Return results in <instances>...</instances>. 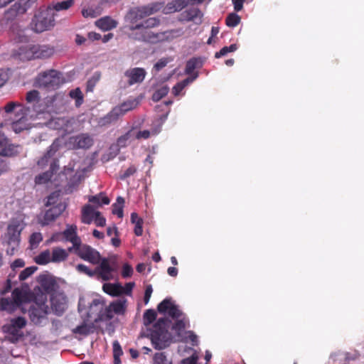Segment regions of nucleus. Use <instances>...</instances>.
Returning <instances> with one entry per match:
<instances>
[{"mask_svg": "<svg viewBox=\"0 0 364 364\" xmlns=\"http://www.w3.org/2000/svg\"><path fill=\"white\" fill-rule=\"evenodd\" d=\"M199 17L200 19L202 14L198 8H191L185 10L181 14L179 20L181 21H191Z\"/></svg>", "mask_w": 364, "mask_h": 364, "instance_id": "nucleus-25", "label": "nucleus"}, {"mask_svg": "<svg viewBox=\"0 0 364 364\" xmlns=\"http://www.w3.org/2000/svg\"><path fill=\"white\" fill-rule=\"evenodd\" d=\"M27 2L24 0H19L14 4L4 14V19L6 22L14 21L18 16L23 15L27 11Z\"/></svg>", "mask_w": 364, "mask_h": 364, "instance_id": "nucleus-11", "label": "nucleus"}, {"mask_svg": "<svg viewBox=\"0 0 364 364\" xmlns=\"http://www.w3.org/2000/svg\"><path fill=\"white\" fill-rule=\"evenodd\" d=\"M25 262L22 259H15L13 263L11 265V267L13 269H15L16 268H21L24 267Z\"/></svg>", "mask_w": 364, "mask_h": 364, "instance_id": "nucleus-64", "label": "nucleus"}, {"mask_svg": "<svg viewBox=\"0 0 364 364\" xmlns=\"http://www.w3.org/2000/svg\"><path fill=\"white\" fill-rule=\"evenodd\" d=\"M117 21L112 18L110 16H105L98 19L95 22V25L103 31H109L117 26Z\"/></svg>", "mask_w": 364, "mask_h": 364, "instance_id": "nucleus-24", "label": "nucleus"}, {"mask_svg": "<svg viewBox=\"0 0 364 364\" xmlns=\"http://www.w3.org/2000/svg\"><path fill=\"white\" fill-rule=\"evenodd\" d=\"M132 136V130L127 132L125 134L121 136L117 139V144L121 147H124L127 146V141Z\"/></svg>", "mask_w": 364, "mask_h": 364, "instance_id": "nucleus-52", "label": "nucleus"}, {"mask_svg": "<svg viewBox=\"0 0 364 364\" xmlns=\"http://www.w3.org/2000/svg\"><path fill=\"white\" fill-rule=\"evenodd\" d=\"M75 2V0H63L61 1H57L52 4L51 9L53 12L67 11L74 6Z\"/></svg>", "mask_w": 364, "mask_h": 364, "instance_id": "nucleus-31", "label": "nucleus"}, {"mask_svg": "<svg viewBox=\"0 0 364 364\" xmlns=\"http://www.w3.org/2000/svg\"><path fill=\"white\" fill-rule=\"evenodd\" d=\"M12 301L16 304L18 307L23 301V294L22 291L16 288L12 291Z\"/></svg>", "mask_w": 364, "mask_h": 364, "instance_id": "nucleus-49", "label": "nucleus"}, {"mask_svg": "<svg viewBox=\"0 0 364 364\" xmlns=\"http://www.w3.org/2000/svg\"><path fill=\"white\" fill-rule=\"evenodd\" d=\"M76 270L80 273L85 274L90 277L95 276V269L91 270L86 265L83 264H78L76 266Z\"/></svg>", "mask_w": 364, "mask_h": 364, "instance_id": "nucleus-50", "label": "nucleus"}, {"mask_svg": "<svg viewBox=\"0 0 364 364\" xmlns=\"http://www.w3.org/2000/svg\"><path fill=\"white\" fill-rule=\"evenodd\" d=\"M76 149H87L93 144V139L88 134H80L70 139Z\"/></svg>", "mask_w": 364, "mask_h": 364, "instance_id": "nucleus-18", "label": "nucleus"}, {"mask_svg": "<svg viewBox=\"0 0 364 364\" xmlns=\"http://www.w3.org/2000/svg\"><path fill=\"white\" fill-rule=\"evenodd\" d=\"M190 0H176L175 7L176 10H181L191 4Z\"/></svg>", "mask_w": 364, "mask_h": 364, "instance_id": "nucleus-60", "label": "nucleus"}, {"mask_svg": "<svg viewBox=\"0 0 364 364\" xmlns=\"http://www.w3.org/2000/svg\"><path fill=\"white\" fill-rule=\"evenodd\" d=\"M65 209V205L61 203L51 207L45 213L43 219L41 223L43 226L48 225L50 223L54 221Z\"/></svg>", "mask_w": 364, "mask_h": 364, "instance_id": "nucleus-17", "label": "nucleus"}, {"mask_svg": "<svg viewBox=\"0 0 364 364\" xmlns=\"http://www.w3.org/2000/svg\"><path fill=\"white\" fill-rule=\"evenodd\" d=\"M171 61L168 58H161L160 59L154 66V69L159 72L162 70L166 65Z\"/></svg>", "mask_w": 364, "mask_h": 364, "instance_id": "nucleus-56", "label": "nucleus"}, {"mask_svg": "<svg viewBox=\"0 0 364 364\" xmlns=\"http://www.w3.org/2000/svg\"><path fill=\"white\" fill-rule=\"evenodd\" d=\"M202 65L203 60L200 58H192L186 63L185 73L191 75L196 69L201 68Z\"/></svg>", "mask_w": 364, "mask_h": 364, "instance_id": "nucleus-30", "label": "nucleus"}, {"mask_svg": "<svg viewBox=\"0 0 364 364\" xmlns=\"http://www.w3.org/2000/svg\"><path fill=\"white\" fill-rule=\"evenodd\" d=\"M37 269L38 267L36 266H31L24 269L18 276L19 280H26L27 278L31 276L37 270Z\"/></svg>", "mask_w": 364, "mask_h": 364, "instance_id": "nucleus-46", "label": "nucleus"}, {"mask_svg": "<svg viewBox=\"0 0 364 364\" xmlns=\"http://www.w3.org/2000/svg\"><path fill=\"white\" fill-rule=\"evenodd\" d=\"M152 13L153 9L149 6L136 7L132 9L129 11L132 25H135L134 23H136L137 21L143 19Z\"/></svg>", "mask_w": 364, "mask_h": 364, "instance_id": "nucleus-19", "label": "nucleus"}, {"mask_svg": "<svg viewBox=\"0 0 364 364\" xmlns=\"http://www.w3.org/2000/svg\"><path fill=\"white\" fill-rule=\"evenodd\" d=\"M133 274V268L128 263H125L122 267V276L124 278L130 277Z\"/></svg>", "mask_w": 364, "mask_h": 364, "instance_id": "nucleus-54", "label": "nucleus"}, {"mask_svg": "<svg viewBox=\"0 0 364 364\" xmlns=\"http://www.w3.org/2000/svg\"><path fill=\"white\" fill-rule=\"evenodd\" d=\"M124 203V199L122 197L119 196L117 198V203L112 205V213L114 215H117L119 218H122L123 217Z\"/></svg>", "mask_w": 364, "mask_h": 364, "instance_id": "nucleus-36", "label": "nucleus"}, {"mask_svg": "<svg viewBox=\"0 0 364 364\" xmlns=\"http://www.w3.org/2000/svg\"><path fill=\"white\" fill-rule=\"evenodd\" d=\"M9 170V166L8 163L3 159H0V176L4 173L8 172Z\"/></svg>", "mask_w": 364, "mask_h": 364, "instance_id": "nucleus-63", "label": "nucleus"}, {"mask_svg": "<svg viewBox=\"0 0 364 364\" xmlns=\"http://www.w3.org/2000/svg\"><path fill=\"white\" fill-rule=\"evenodd\" d=\"M27 321L23 316H18L10 320V323L3 326L5 333L11 335L14 337H20L22 335L19 331L26 326Z\"/></svg>", "mask_w": 364, "mask_h": 364, "instance_id": "nucleus-12", "label": "nucleus"}, {"mask_svg": "<svg viewBox=\"0 0 364 364\" xmlns=\"http://www.w3.org/2000/svg\"><path fill=\"white\" fill-rule=\"evenodd\" d=\"M160 20L156 17L148 18L139 23L131 25L129 30L131 33L128 37L136 41H140L148 43H157L168 39L167 33H172L175 31H167L164 32L154 33L151 28L159 26Z\"/></svg>", "mask_w": 364, "mask_h": 364, "instance_id": "nucleus-1", "label": "nucleus"}, {"mask_svg": "<svg viewBox=\"0 0 364 364\" xmlns=\"http://www.w3.org/2000/svg\"><path fill=\"white\" fill-rule=\"evenodd\" d=\"M68 241H70L73 244V247L68 248V251L71 252L73 250L75 253H76L79 250V248H81L83 245L81 243V240L77 236V235H75L73 237L69 238Z\"/></svg>", "mask_w": 364, "mask_h": 364, "instance_id": "nucleus-45", "label": "nucleus"}, {"mask_svg": "<svg viewBox=\"0 0 364 364\" xmlns=\"http://www.w3.org/2000/svg\"><path fill=\"white\" fill-rule=\"evenodd\" d=\"M358 355H359L358 353L351 354V353H348V352H345V353L338 352V353H332L331 355V357L334 360H337L338 358V357L343 356L345 361H350V360H356L358 358Z\"/></svg>", "mask_w": 364, "mask_h": 364, "instance_id": "nucleus-39", "label": "nucleus"}, {"mask_svg": "<svg viewBox=\"0 0 364 364\" xmlns=\"http://www.w3.org/2000/svg\"><path fill=\"white\" fill-rule=\"evenodd\" d=\"M45 300L41 304L36 303L35 306H32L29 311V317L31 321L36 324L41 323V319L45 318L48 314V306L46 305Z\"/></svg>", "mask_w": 364, "mask_h": 364, "instance_id": "nucleus-15", "label": "nucleus"}, {"mask_svg": "<svg viewBox=\"0 0 364 364\" xmlns=\"http://www.w3.org/2000/svg\"><path fill=\"white\" fill-rule=\"evenodd\" d=\"M176 319V321L172 326V329L180 333L186 328V323L183 319Z\"/></svg>", "mask_w": 364, "mask_h": 364, "instance_id": "nucleus-53", "label": "nucleus"}, {"mask_svg": "<svg viewBox=\"0 0 364 364\" xmlns=\"http://www.w3.org/2000/svg\"><path fill=\"white\" fill-rule=\"evenodd\" d=\"M41 284L46 293L51 295L53 293L56 292L55 288L57 287V284L54 280L44 278L41 279Z\"/></svg>", "mask_w": 364, "mask_h": 364, "instance_id": "nucleus-32", "label": "nucleus"}, {"mask_svg": "<svg viewBox=\"0 0 364 364\" xmlns=\"http://www.w3.org/2000/svg\"><path fill=\"white\" fill-rule=\"evenodd\" d=\"M26 100L28 104L32 105L33 111L37 114L43 112V109L39 106L41 100L40 93L38 90H33L26 93Z\"/></svg>", "mask_w": 364, "mask_h": 364, "instance_id": "nucleus-20", "label": "nucleus"}, {"mask_svg": "<svg viewBox=\"0 0 364 364\" xmlns=\"http://www.w3.org/2000/svg\"><path fill=\"white\" fill-rule=\"evenodd\" d=\"M68 252L61 247H54L52 250L51 261L54 263H59L65 261L68 257Z\"/></svg>", "mask_w": 364, "mask_h": 364, "instance_id": "nucleus-28", "label": "nucleus"}, {"mask_svg": "<svg viewBox=\"0 0 364 364\" xmlns=\"http://www.w3.org/2000/svg\"><path fill=\"white\" fill-rule=\"evenodd\" d=\"M23 230V226L17 220H11L8 225L4 238L7 245L11 247V251L18 247L21 241V233Z\"/></svg>", "mask_w": 364, "mask_h": 364, "instance_id": "nucleus-5", "label": "nucleus"}, {"mask_svg": "<svg viewBox=\"0 0 364 364\" xmlns=\"http://www.w3.org/2000/svg\"><path fill=\"white\" fill-rule=\"evenodd\" d=\"M157 310L160 314L167 313L173 318H178L182 315L178 306L172 302L171 299L168 298L159 304Z\"/></svg>", "mask_w": 364, "mask_h": 364, "instance_id": "nucleus-13", "label": "nucleus"}, {"mask_svg": "<svg viewBox=\"0 0 364 364\" xmlns=\"http://www.w3.org/2000/svg\"><path fill=\"white\" fill-rule=\"evenodd\" d=\"M43 240V235L41 232H33L29 239L30 245L32 247H36Z\"/></svg>", "mask_w": 364, "mask_h": 364, "instance_id": "nucleus-48", "label": "nucleus"}, {"mask_svg": "<svg viewBox=\"0 0 364 364\" xmlns=\"http://www.w3.org/2000/svg\"><path fill=\"white\" fill-rule=\"evenodd\" d=\"M18 306L11 298L0 299V311H6L9 314H13Z\"/></svg>", "mask_w": 364, "mask_h": 364, "instance_id": "nucleus-29", "label": "nucleus"}, {"mask_svg": "<svg viewBox=\"0 0 364 364\" xmlns=\"http://www.w3.org/2000/svg\"><path fill=\"white\" fill-rule=\"evenodd\" d=\"M60 144L58 140H55L49 146L46 153L38 161V165L42 168L48 164L49 159L58 151Z\"/></svg>", "mask_w": 364, "mask_h": 364, "instance_id": "nucleus-22", "label": "nucleus"}, {"mask_svg": "<svg viewBox=\"0 0 364 364\" xmlns=\"http://www.w3.org/2000/svg\"><path fill=\"white\" fill-rule=\"evenodd\" d=\"M80 259L92 264H98L101 260L100 252L91 246L83 244L81 248L75 253Z\"/></svg>", "mask_w": 364, "mask_h": 364, "instance_id": "nucleus-10", "label": "nucleus"}, {"mask_svg": "<svg viewBox=\"0 0 364 364\" xmlns=\"http://www.w3.org/2000/svg\"><path fill=\"white\" fill-rule=\"evenodd\" d=\"M146 75V72L142 68H130L127 70L124 73V76L127 77V83L129 85L142 82Z\"/></svg>", "mask_w": 364, "mask_h": 364, "instance_id": "nucleus-16", "label": "nucleus"}, {"mask_svg": "<svg viewBox=\"0 0 364 364\" xmlns=\"http://www.w3.org/2000/svg\"><path fill=\"white\" fill-rule=\"evenodd\" d=\"M63 235L67 240H69V238L73 237L74 235H77L76 232V226L75 227H70L67 228L64 232Z\"/></svg>", "mask_w": 364, "mask_h": 364, "instance_id": "nucleus-58", "label": "nucleus"}, {"mask_svg": "<svg viewBox=\"0 0 364 364\" xmlns=\"http://www.w3.org/2000/svg\"><path fill=\"white\" fill-rule=\"evenodd\" d=\"M154 364H172L164 352L156 353L153 358Z\"/></svg>", "mask_w": 364, "mask_h": 364, "instance_id": "nucleus-37", "label": "nucleus"}, {"mask_svg": "<svg viewBox=\"0 0 364 364\" xmlns=\"http://www.w3.org/2000/svg\"><path fill=\"white\" fill-rule=\"evenodd\" d=\"M137 171L136 167L134 165H130L126 170L121 171L119 173V178L120 180H125L127 178L133 176Z\"/></svg>", "mask_w": 364, "mask_h": 364, "instance_id": "nucleus-43", "label": "nucleus"}, {"mask_svg": "<svg viewBox=\"0 0 364 364\" xmlns=\"http://www.w3.org/2000/svg\"><path fill=\"white\" fill-rule=\"evenodd\" d=\"M95 225L98 227H104L106 225V219L101 215L100 212L97 211L94 218Z\"/></svg>", "mask_w": 364, "mask_h": 364, "instance_id": "nucleus-55", "label": "nucleus"}, {"mask_svg": "<svg viewBox=\"0 0 364 364\" xmlns=\"http://www.w3.org/2000/svg\"><path fill=\"white\" fill-rule=\"evenodd\" d=\"M169 88L167 86H162L158 90H156L153 95H152V100L154 102H159L161 100L163 97H164L168 93Z\"/></svg>", "mask_w": 364, "mask_h": 364, "instance_id": "nucleus-41", "label": "nucleus"}, {"mask_svg": "<svg viewBox=\"0 0 364 364\" xmlns=\"http://www.w3.org/2000/svg\"><path fill=\"white\" fill-rule=\"evenodd\" d=\"M241 21V18L239 15L235 13H231L228 15L225 19V23L228 27H235L237 26Z\"/></svg>", "mask_w": 364, "mask_h": 364, "instance_id": "nucleus-38", "label": "nucleus"}, {"mask_svg": "<svg viewBox=\"0 0 364 364\" xmlns=\"http://www.w3.org/2000/svg\"><path fill=\"white\" fill-rule=\"evenodd\" d=\"M168 319L160 318L150 329V339L154 348L156 350H163L169 346L171 343V334L167 329Z\"/></svg>", "mask_w": 364, "mask_h": 364, "instance_id": "nucleus-2", "label": "nucleus"}, {"mask_svg": "<svg viewBox=\"0 0 364 364\" xmlns=\"http://www.w3.org/2000/svg\"><path fill=\"white\" fill-rule=\"evenodd\" d=\"M36 83L39 87L55 90L61 84L60 73L55 70H49L38 74Z\"/></svg>", "mask_w": 364, "mask_h": 364, "instance_id": "nucleus-4", "label": "nucleus"}, {"mask_svg": "<svg viewBox=\"0 0 364 364\" xmlns=\"http://www.w3.org/2000/svg\"><path fill=\"white\" fill-rule=\"evenodd\" d=\"M8 144V139L5 136H2L0 139V148H2L0 151V156H14L16 154L15 146L12 144Z\"/></svg>", "mask_w": 364, "mask_h": 364, "instance_id": "nucleus-23", "label": "nucleus"}, {"mask_svg": "<svg viewBox=\"0 0 364 364\" xmlns=\"http://www.w3.org/2000/svg\"><path fill=\"white\" fill-rule=\"evenodd\" d=\"M99 264L95 268V275L97 278L106 282L113 279V273L117 271L114 262H111L108 258L101 257Z\"/></svg>", "mask_w": 364, "mask_h": 364, "instance_id": "nucleus-7", "label": "nucleus"}, {"mask_svg": "<svg viewBox=\"0 0 364 364\" xmlns=\"http://www.w3.org/2000/svg\"><path fill=\"white\" fill-rule=\"evenodd\" d=\"M237 49L236 44H231L230 46H225L222 48L219 52L215 53V57L219 58L222 56L225 55L228 53L234 52Z\"/></svg>", "mask_w": 364, "mask_h": 364, "instance_id": "nucleus-44", "label": "nucleus"}, {"mask_svg": "<svg viewBox=\"0 0 364 364\" xmlns=\"http://www.w3.org/2000/svg\"><path fill=\"white\" fill-rule=\"evenodd\" d=\"M156 318V313L154 309H147L143 316V321L145 326H149Z\"/></svg>", "mask_w": 364, "mask_h": 364, "instance_id": "nucleus-40", "label": "nucleus"}, {"mask_svg": "<svg viewBox=\"0 0 364 364\" xmlns=\"http://www.w3.org/2000/svg\"><path fill=\"white\" fill-rule=\"evenodd\" d=\"M198 355L194 353L191 357L183 359L181 364H197Z\"/></svg>", "mask_w": 364, "mask_h": 364, "instance_id": "nucleus-61", "label": "nucleus"}, {"mask_svg": "<svg viewBox=\"0 0 364 364\" xmlns=\"http://www.w3.org/2000/svg\"><path fill=\"white\" fill-rule=\"evenodd\" d=\"M138 105L136 100H128L122 103L119 106L115 107L104 118L106 122L111 123L116 121L119 117L123 116L127 112L134 109Z\"/></svg>", "mask_w": 364, "mask_h": 364, "instance_id": "nucleus-9", "label": "nucleus"}, {"mask_svg": "<svg viewBox=\"0 0 364 364\" xmlns=\"http://www.w3.org/2000/svg\"><path fill=\"white\" fill-rule=\"evenodd\" d=\"M90 203L101 205L102 204L108 205L110 203L109 198L104 193H100L97 195L90 196L88 198Z\"/></svg>", "mask_w": 364, "mask_h": 364, "instance_id": "nucleus-33", "label": "nucleus"}, {"mask_svg": "<svg viewBox=\"0 0 364 364\" xmlns=\"http://www.w3.org/2000/svg\"><path fill=\"white\" fill-rule=\"evenodd\" d=\"M55 26V14L51 6L44 9H39L32 18L31 26L32 30L41 33L49 31Z\"/></svg>", "mask_w": 364, "mask_h": 364, "instance_id": "nucleus-3", "label": "nucleus"}, {"mask_svg": "<svg viewBox=\"0 0 364 364\" xmlns=\"http://www.w3.org/2000/svg\"><path fill=\"white\" fill-rule=\"evenodd\" d=\"M74 122L73 119L66 117H57L53 119L50 125L55 129L63 130L64 132H69Z\"/></svg>", "mask_w": 364, "mask_h": 364, "instance_id": "nucleus-21", "label": "nucleus"}, {"mask_svg": "<svg viewBox=\"0 0 364 364\" xmlns=\"http://www.w3.org/2000/svg\"><path fill=\"white\" fill-rule=\"evenodd\" d=\"M127 302L126 299H119L111 302L109 306L105 307L104 311L100 312V320L109 321L114 317V314L123 315L127 309Z\"/></svg>", "mask_w": 364, "mask_h": 364, "instance_id": "nucleus-6", "label": "nucleus"}, {"mask_svg": "<svg viewBox=\"0 0 364 364\" xmlns=\"http://www.w3.org/2000/svg\"><path fill=\"white\" fill-rule=\"evenodd\" d=\"M96 212L97 211L94 210L92 205L89 204L85 205L82 210V223L85 224H90L95 217Z\"/></svg>", "mask_w": 364, "mask_h": 364, "instance_id": "nucleus-27", "label": "nucleus"}, {"mask_svg": "<svg viewBox=\"0 0 364 364\" xmlns=\"http://www.w3.org/2000/svg\"><path fill=\"white\" fill-rule=\"evenodd\" d=\"M74 333H78L80 335H88L90 333V328L85 323L77 326L75 328L73 329Z\"/></svg>", "mask_w": 364, "mask_h": 364, "instance_id": "nucleus-51", "label": "nucleus"}, {"mask_svg": "<svg viewBox=\"0 0 364 364\" xmlns=\"http://www.w3.org/2000/svg\"><path fill=\"white\" fill-rule=\"evenodd\" d=\"M69 95L71 98L75 100V105L79 107L83 102V95L80 88H76L70 91Z\"/></svg>", "mask_w": 364, "mask_h": 364, "instance_id": "nucleus-42", "label": "nucleus"}, {"mask_svg": "<svg viewBox=\"0 0 364 364\" xmlns=\"http://www.w3.org/2000/svg\"><path fill=\"white\" fill-rule=\"evenodd\" d=\"M54 166H55V163L53 162L50 165V168L52 169V171L54 170ZM52 175H53V171H46L43 173H41L36 176L35 182L37 184L46 183L50 180Z\"/></svg>", "mask_w": 364, "mask_h": 364, "instance_id": "nucleus-35", "label": "nucleus"}, {"mask_svg": "<svg viewBox=\"0 0 364 364\" xmlns=\"http://www.w3.org/2000/svg\"><path fill=\"white\" fill-rule=\"evenodd\" d=\"M102 289L106 294L112 296H119L123 294V287L119 283H105Z\"/></svg>", "mask_w": 364, "mask_h": 364, "instance_id": "nucleus-26", "label": "nucleus"}, {"mask_svg": "<svg viewBox=\"0 0 364 364\" xmlns=\"http://www.w3.org/2000/svg\"><path fill=\"white\" fill-rule=\"evenodd\" d=\"M19 103L15 102H9L4 107L5 112L7 113L12 112L16 107H21Z\"/></svg>", "mask_w": 364, "mask_h": 364, "instance_id": "nucleus-62", "label": "nucleus"}, {"mask_svg": "<svg viewBox=\"0 0 364 364\" xmlns=\"http://www.w3.org/2000/svg\"><path fill=\"white\" fill-rule=\"evenodd\" d=\"M35 262L40 265H45L51 261V253L49 250H46L41 252L38 256L35 257Z\"/></svg>", "mask_w": 364, "mask_h": 364, "instance_id": "nucleus-34", "label": "nucleus"}, {"mask_svg": "<svg viewBox=\"0 0 364 364\" xmlns=\"http://www.w3.org/2000/svg\"><path fill=\"white\" fill-rule=\"evenodd\" d=\"M55 53V48L50 45L29 46L26 54L28 59L48 58Z\"/></svg>", "mask_w": 364, "mask_h": 364, "instance_id": "nucleus-8", "label": "nucleus"}, {"mask_svg": "<svg viewBox=\"0 0 364 364\" xmlns=\"http://www.w3.org/2000/svg\"><path fill=\"white\" fill-rule=\"evenodd\" d=\"M143 223H144L143 220H140L139 221H138L136 223L134 224L135 226H134V232L136 236L142 235V234H143V227H142Z\"/></svg>", "mask_w": 364, "mask_h": 364, "instance_id": "nucleus-59", "label": "nucleus"}, {"mask_svg": "<svg viewBox=\"0 0 364 364\" xmlns=\"http://www.w3.org/2000/svg\"><path fill=\"white\" fill-rule=\"evenodd\" d=\"M101 77L100 72H95L88 80L87 83V90L92 91Z\"/></svg>", "mask_w": 364, "mask_h": 364, "instance_id": "nucleus-47", "label": "nucleus"}, {"mask_svg": "<svg viewBox=\"0 0 364 364\" xmlns=\"http://www.w3.org/2000/svg\"><path fill=\"white\" fill-rule=\"evenodd\" d=\"M50 304L57 315H61L67 306V298L63 292H54L50 295Z\"/></svg>", "mask_w": 364, "mask_h": 364, "instance_id": "nucleus-14", "label": "nucleus"}, {"mask_svg": "<svg viewBox=\"0 0 364 364\" xmlns=\"http://www.w3.org/2000/svg\"><path fill=\"white\" fill-rule=\"evenodd\" d=\"M113 346V357H120L123 354V351L119 343L114 341L112 344Z\"/></svg>", "mask_w": 364, "mask_h": 364, "instance_id": "nucleus-57", "label": "nucleus"}]
</instances>
